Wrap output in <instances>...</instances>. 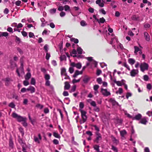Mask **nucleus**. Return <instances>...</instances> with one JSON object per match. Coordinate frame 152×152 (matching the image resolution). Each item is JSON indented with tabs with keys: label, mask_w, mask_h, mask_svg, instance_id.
<instances>
[{
	"label": "nucleus",
	"mask_w": 152,
	"mask_h": 152,
	"mask_svg": "<svg viewBox=\"0 0 152 152\" xmlns=\"http://www.w3.org/2000/svg\"><path fill=\"white\" fill-rule=\"evenodd\" d=\"M150 27V25L148 23L145 24L144 25V27L145 28H149Z\"/></svg>",
	"instance_id": "64"
},
{
	"label": "nucleus",
	"mask_w": 152,
	"mask_h": 152,
	"mask_svg": "<svg viewBox=\"0 0 152 152\" xmlns=\"http://www.w3.org/2000/svg\"><path fill=\"white\" fill-rule=\"evenodd\" d=\"M99 108L97 106L94 107V110L96 112H99Z\"/></svg>",
	"instance_id": "61"
},
{
	"label": "nucleus",
	"mask_w": 152,
	"mask_h": 152,
	"mask_svg": "<svg viewBox=\"0 0 152 152\" xmlns=\"http://www.w3.org/2000/svg\"><path fill=\"white\" fill-rule=\"evenodd\" d=\"M105 21V19L103 18H100L99 20L98 19V21L99 23H103Z\"/></svg>",
	"instance_id": "27"
},
{
	"label": "nucleus",
	"mask_w": 152,
	"mask_h": 152,
	"mask_svg": "<svg viewBox=\"0 0 152 152\" xmlns=\"http://www.w3.org/2000/svg\"><path fill=\"white\" fill-rule=\"evenodd\" d=\"M12 97L13 98H14L17 100H19V98L18 96L15 94H13Z\"/></svg>",
	"instance_id": "47"
},
{
	"label": "nucleus",
	"mask_w": 152,
	"mask_h": 152,
	"mask_svg": "<svg viewBox=\"0 0 152 152\" xmlns=\"http://www.w3.org/2000/svg\"><path fill=\"white\" fill-rule=\"evenodd\" d=\"M109 102L112 104L113 106H119L118 103L116 102L114 99H110Z\"/></svg>",
	"instance_id": "8"
},
{
	"label": "nucleus",
	"mask_w": 152,
	"mask_h": 152,
	"mask_svg": "<svg viewBox=\"0 0 152 152\" xmlns=\"http://www.w3.org/2000/svg\"><path fill=\"white\" fill-rule=\"evenodd\" d=\"M9 145L10 147L13 148V143L11 139H10L9 141Z\"/></svg>",
	"instance_id": "42"
},
{
	"label": "nucleus",
	"mask_w": 152,
	"mask_h": 152,
	"mask_svg": "<svg viewBox=\"0 0 152 152\" xmlns=\"http://www.w3.org/2000/svg\"><path fill=\"white\" fill-rule=\"evenodd\" d=\"M1 36L7 37L8 36V34L7 32H1Z\"/></svg>",
	"instance_id": "32"
},
{
	"label": "nucleus",
	"mask_w": 152,
	"mask_h": 152,
	"mask_svg": "<svg viewBox=\"0 0 152 152\" xmlns=\"http://www.w3.org/2000/svg\"><path fill=\"white\" fill-rule=\"evenodd\" d=\"M27 90L28 91H30L31 93H34L35 91V88L31 86H30L28 88H27Z\"/></svg>",
	"instance_id": "10"
},
{
	"label": "nucleus",
	"mask_w": 152,
	"mask_h": 152,
	"mask_svg": "<svg viewBox=\"0 0 152 152\" xmlns=\"http://www.w3.org/2000/svg\"><path fill=\"white\" fill-rule=\"evenodd\" d=\"M60 59L61 61H62L66 59V56L64 55H62L60 57Z\"/></svg>",
	"instance_id": "62"
},
{
	"label": "nucleus",
	"mask_w": 152,
	"mask_h": 152,
	"mask_svg": "<svg viewBox=\"0 0 152 152\" xmlns=\"http://www.w3.org/2000/svg\"><path fill=\"white\" fill-rule=\"evenodd\" d=\"M140 67L141 70L142 72H144L145 70L148 69V65L145 62H143L140 64Z\"/></svg>",
	"instance_id": "1"
},
{
	"label": "nucleus",
	"mask_w": 152,
	"mask_h": 152,
	"mask_svg": "<svg viewBox=\"0 0 152 152\" xmlns=\"http://www.w3.org/2000/svg\"><path fill=\"white\" fill-rule=\"evenodd\" d=\"M79 107L80 108V109L82 110V109L84 107V104L82 102H80V103L79 104Z\"/></svg>",
	"instance_id": "45"
},
{
	"label": "nucleus",
	"mask_w": 152,
	"mask_h": 152,
	"mask_svg": "<svg viewBox=\"0 0 152 152\" xmlns=\"http://www.w3.org/2000/svg\"><path fill=\"white\" fill-rule=\"evenodd\" d=\"M31 75L30 73L28 72L26 75L25 76V80H28L31 78Z\"/></svg>",
	"instance_id": "20"
},
{
	"label": "nucleus",
	"mask_w": 152,
	"mask_h": 152,
	"mask_svg": "<svg viewBox=\"0 0 152 152\" xmlns=\"http://www.w3.org/2000/svg\"><path fill=\"white\" fill-rule=\"evenodd\" d=\"M19 129L22 135L23 136L24 134V132L23 129L21 127H20Z\"/></svg>",
	"instance_id": "53"
},
{
	"label": "nucleus",
	"mask_w": 152,
	"mask_h": 152,
	"mask_svg": "<svg viewBox=\"0 0 152 152\" xmlns=\"http://www.w3.org/2000/svg\"><path fill=\"white\" fill-rule=\"evenodd\" d=\"M65 86L64 88L65 89L68 90L70 87V85L67 82H66L64 83Z\"/></svg>",
	"instance_id": "16"
},
{
	"label": "nucleus",
	"mask_w": 152,
	"mask_h": 152,
	"mask_svg": "<svg viewBox=\"0 0 152 152\" xmlns=\"http://www.w3.org/2000/svg\"><path fill=\"white\" fill-rule=\"evenodd\" d=\"M81 112V116L83 119L82 123H84L86 120L87 117L86 115V111L83 110H80Z\"/></svg>",
	"instance_id": "2"
},
{
	"label": "nucleus",
	"mask_w": 152,
	"mask_h": 152,
	"mask_svg": "<svg viewBox=\"0 0 152 152\" xmlns=\"http://www.w3.org/2000/svg\"><path fill=\"white\" fill-rule=\"evenodd\" d=\"M94 148L97 152H99V146L98 145H95L94 146Z\"/></svg>",
	"instance_id": "52"
},
{
	"label": "nucleus",
	"mask_w": 152,
	"mask_h": 152,
	"mask_svg": "<svg viewBox=\"0 0 152 152\" xmlns=\"http://www.w3.org/2000/svg\"><path fill=\"white\" fill-rule=\"evenodd\" d=\"M80 75L79 71L78 70H76L73 75V77H76L78 75Z\"/></svg>",
	"instance_id": "31"
},
{
	"label": "nucleus",
	"mask_w": 152,
	"mask_h": 152,
	"mask_svg": "<svg viewBox=\"0 0 152 152\" xmlns=\"http://www.w3.org/2000/svg\"><path fill=\"white\" fill-rule=\"evenodd\" d=\"M123 66L127 68V69L129 70H130V68L129 65L126 63H124L123 64Z\"/></svg>",
	"instance_id": "50"
},
{
	"label": "nucleus",
	"mask_w": 152,
	"mask_h": 152,
	"mask_svg": "<svg viewBox=\"0 0 152 152\" xmlns=\"http://www.w3.org/2000/svg\"><path fill=\"white\" fill-rule=\"evenodd\" d=\"M9 106L12 108H14L15 107V104L13 102H12L9 104Z\"/></svg>",
	"instance_id": "46"
},
{
	"label": "nucleus",
	"mask_w": 152,
	"mask_h": 152,
	"mask_svg": "<svg viewBox=\"0 0 152 152\" xmlns=\"http://www.w3.org/2000/svg\"><path fill=\"white\" fill-rule=\"evenodd\" d=\"M143 79L145 81H148V77L147 75H144L143 76Z\"/></svg>",
	"instance_id": "59"
},
{
	"label": "nucleus",
	"mask_w": 152,
	"mask_h": 152,
	"mask_svg": "<svg viewBox=\"0 0 152 152\" xmlns=\"http://www.w3.org/2000/svg\"><path fill=\"white\" fill-rule=\"evenodd\" d=\"M120 133L121 136L124 137V136L127 133L125 130H123L120 131Z\"/></svg>",
	"instance_id": "22"
},
{
	"label": "nucleus",
	"mask_w": 152,
	"mask_h": 152,
	"mask_svg": "<svg viewBox=\"0 0 152 152\" xmlns=\"http://www.w3.org/2000/svg\"><path fill=\"white\" fill-rule=\"evenodd\" d=\"M76 89V86L75 85L72 88L71 90L70 91V92L72 93L74 92Z\"/></svg>",
	"instance_id": "39"
},
{
	"label": "nucleus",
	"mask_w": 152,
	"mask_h": 152,
	"mask_svg": "<svg viewBox=\"0 0 152 152\" xmlns=\"http://www.w3.org/2000/svg\"><path fill=\"white\" fill-rule=\"evenodd\" d=\"M125 114L126 115L127 117L128 118H131L132 120V118H133V117L131 115L127 113V112L126 111H125L124 112Z\"/></svg>",
	"instance_id": "30"
},
{
	"label": "nucleus",
	"mask_w": 152,
	"mask_h": 152,
	"mask_svg": "<svg viewBox=\"0 0 152 152\" xmlns=\"http://www.w3.org/2000/svg\"><path fill=\"white\" fill-rule=\"evenodd\" d=\"M112 140L113 142L116 144H117L119 142L118 141L113 137H112Z\"/></svg>",
	"instance_id": "28"
},
{
	"label": "nucleus",
	"mask_w": 152,
	"mask_h": 152,
	"mask_svg": "<svg viewBox=\"0 0 152 152\" xmlns=\"http://www.w3.org/2000/svg\"><path fill=\"white\" fill-rule=\"evenodd\" d=\"M53 135L56 138H59L60 137V135L58 134V133L56 132H53Z\"/></svg>",
	"instance_id": "44"
},
{
	"label": "nucleus",
	"mask_w": 152,
	"mask_h": 152,
	"mask_svg": "<svg viewBox=\"0 0 152 152\" xmlns=\"http://www.w3.org/2000/svg\"><path fill=\"white\" fill-rule=\"evenodd\" d=\"M123 90L122 88H119L118 91H116V93L117 94L119 93L120 94H121L123 93Z\"/></svg>",
	"instance_id": "29"
},
{
	"label": "nucleus",
	"mask_w": 152,
	"mask_h": 152,
	"mask_svg": "<svg viewBox=\"0 0 152 152\" xmlns=\"http://www.w3.org/2000/svg\"><path fill=\"white\" fill-rule=\"evenodd\" d=\"M36 107H37L39 108L40 109H42L43 107V105H41L39 104H37L36 105Z\"/></svg>",
	"instance_id": "48"
},
{
	"label": "nucleus",
	"mask_w": 152,
	"mask_h": 152,
	"mask_svg": "<svg viewBox=\"0 0 152 152\" xmlns=\"http://www.w3.org/2000/svg\"><path fill=\"white\" fill-rule=\"evenodd\" d=\"M101 139V137L100 135L98 133V136L97 137L96 140H95V142L97 143H98L99 140Z\"/></svg>",
	"instance_id": "26"
},
{
	"label": "nucleus",
	"mask_w": 152,
	"mask_h": 152,
	"mask_svg": "<svg viewBox=\"0 0 152 152\" xmlns=\"http://www.w3.org/2000/svg\"><path fill=\"white\" fill-rule=\"evenodd\" d=\"M147 122V118L145 117L141 119L140 121V123L144 125H146Z\"/></svg>",
	"instance_id": "11"
},
{
	"label": "nucleus",
	"mask_w": 152,
	"mask_h": 152,
	"mask_svg": "<svg viewBox=\"0 0 152 152\" xmlns=\"http://www.w3.org/2000/svg\"><path fill=\"white\" fill-rule=\"evenodd\" d=\"M134 53L136 54H137V53L139 51V53L141 54L142 53V52L141 50L139 48L136 46H134Z\"/></svg>",
	"instance_id": "9"
},
{
	"label": "nucleus",
	"mask_w": 152,
	"mask_h": 152,
	"mask_svg": "<svg viewBox=\"0 0 152 152\" xmlns=\"http://www.w3.org/2000/svg\"><path fill=\"white\" fill-rule=\"evenodd\" d=\"M50 57V54L49 53H46V54L45 56L47 60H48L49 58Z\"/></svg>",
	"instance_id": "58"
},
{
	"label": "nucleus",
	"mask_w": 152,
	"mask_h": 152,
	"mask_svg": "<svg viewBox=\"0 0 152 152\" xmlns=\"http://www.w3.org/2000/svg\"><path fill=\"white\" fill-rule=\"evenodd\" d=\"M45 78L47 80H48L50 79V76L49 75L46 74L45 75Z\"/></svg>",
	"instance_id": "57"
},
{
	"label": "nucleus",
	"mask_w": 152,
	"mask_h": 152,
	"mask_svg": "<svg viewBox=\"0 0 152 152\" xmlns=\"http://www.w3.org/2000/svg\"><path fill=\"white\" fill-rule=\"evenodd\" d=\"M40 20L42 22L41 26L43 27H44L45 26L46 23H47V22H45V20L44 18H41Z\"/></svg>",
	"instance_id": "24"
},
{
	"label": "nucleus",
	"mask_w": 152,
	"mask_h": 152,
	"mask_svg": "<svg viewBox=\"0 0 152 152\" xmlns=\"http://www.w3.org/2000/svg\"><path fill=\"white\" fill-rule=\"evenodd\" d=\"M64 8L65 11H69L70 10V7L67 5L64 6Z\"/></svg>",
	"instance_id": "40"
},
{
	"label": "nucleus",
	"mask_w": 152,
	"mask_h": 152,
	"mask_svg": "<svg viewBox=\"0 0 152 152\" xmlns=\"http://www.w3.org/2000/svg\"><path fill=\"white\" fill-rule=\"evenodd\" d=\"M78 54H81L82 53L83 50L80 47H78L77 49Z\"/></svg>",
	"instance_id": "25"
},
{
	"label": "nucleus",
	"mask_w": 152,
	"mask_h": 152,
	"mask_svg": "<svg viewBox=\"0 0 152 152\" xmlns=\"http://www.w3.org/2000/svg\"><path fill=\"white\" fill-rule=\"evenodd\" d=\"M38 137L34 136V140L35 142L39 144L40 143V141L42 139V137L40 134H38Z\"/></svg>",
	"instance_id": "5"
},
{
	"label": "nucleus",
	"mask_w": 152,
	"mask_h": 152,
	"mask_svg": "<svg viewBox=\"0 0 152 152\" xmlns=\"http://www.w3.org/2000/svg\"><path fill=\"white\" fill-rule=\"evenodd\" d=\"M81 25L83 26H84L87 25V24L86 22L84 20H82L80 22Z\"/></svg>",
	"instance_id": "36"
},
{
	"label": "nucleus",
	"mask_w": 152,
	"mask_h": 152,
	"mask_svg": "<svg viewBox=\"0 0 152 152\" xmlns=\"http://www.w3.org/2000/svg\"><path fill=\"white\" fill-rule=\"evenodd\" d=\"M90 104L91 106L94 107H95L96 105L95 102L94 101H91L90 102Z\"/></svg>",
	"instance_id": "55"
},
{
	"label": "nucleus",
	"mask_w": 152,
	"mask_h": 152,
	"mask_svg": "<svg viewBox=\"0 0 152 152\" xmlns=\"http://www.w3.org/2000/svg\"><path fill=\"white\" fill-rule=\"evenodd\" d=\"M139 71L138 69H133L130 72V75L132 77L136 76L138 73Z\"/></svg>",
	"instance_id": "3"
},
{
	"label": "nucleus",
	"mask_w": 152,
	"mask_h": 152,
	"mask_svg": "<svg viewBox=\"0 0 152 152\" xmlns=\"http://www.w3.org/2000/svg\"><path fill=\"white\" fill-rule=\"evenodd\" d=\"M44 49L45 51V52L47 53L48 50V46L47 45H45L44 46Z\"/></svg>",
	"instance_id": "60"
},
{
	"label": "nucleus",
	"mask_w": 152,
	"mask_h": 152,
	"mask_svg": "<svg viewBox=\"0 0 152 152\" xmlns=\"http://www.w3.org/2000/svg\"><path fill=\"white\" fill-rule=\"evenodd\" d=\"M4 80L5 81V84L6 86L8 85L10 82L12 81V80L9 78H7L4 79Z\"/></svg>",
	"instance_id": "12"
},
{
	"label": "nucleus",
	"mask_w": 152,
	"mask_h": 152,
	"mask_svg": "<svg viewBox=\"0 0 152 152\" xmlns=\"http://www.w3.org/2000/svg\"><path fill=\"white\" fill-rule=\"evenodd\" d=\"M71 65L72 67H76L78 69H80L82 67L81 64L80 63L75 64L74 62H72L71 64Z\"/></svg>",
	"instance_id": "6"
},
{
	"label": "nucleus",
	"mask_w": 152,
	"mask_h": 152,
	"mask_svg": "<svg viewBox=\"0 0 152 152\" xmlns=\"http://www.w3.org/2000/svg\"><path fill=\"white\" fill-rule=\"evenodd\" d=\"M80 78L77 80L75 79H74L72 81V83H78V82H79L80 81Z\"/></svg>",
	"instance_id": "51"
},
{
	"label": "nucleus",
	"mask_w": 152,
	"mask_h": 152,
	"mask_svg": "<svg viewBox=\"0 0 152 152\" xmlns=\"http://www.w3.org/2000/svg\"><path fill=\"white\" fill-rule=\"evenodd\" d=\"M142 117V115L141 114L139 113L135 115L134 117H133L132 120H139Z\"/></svg>",
	"instance_id": "13"
},
{
	"label": "nucleus",
	"mask_w": 152,
	"mask_h": 152,
	"mask_svg": "<svg viewBox=\"0 0 152 152\" xmlns=\"http://www.w3.org/2000/svg\"><path fill=\"white\" fill-rule=\"evenodd\" d=\"M128 62L129 64L131 65H133L135 63V61L134 59L130 58L128 59Z\"/></svg>",
	"instance_id": "18"
},
{
	"label": "nucleus",
	"mask_w": 152,
	"mask_h": 152,
	"mask_svg": "<svg viewBox=\"0 0 152 152\" xmlns=\"http://www.w3.org/2000/svg\"><path fill=\"white\" fill-rule=\"evenodd\" d=\"M144 37L145 40L147 41H149L150 40V37L149 34L146 32L144 33Z\"/></svg>",
	"instance_id": "7"
},
{
	"label": "nucleus",
	"mask_w": 152,
	"mask_h": 152,
	"mask_svg": "<svg viewBox=\"0 0 152 152\" xmlns=\"http://www.w3.org/2000/svg\"><path fill=\"white\" fill-rule=\"evenodd\" d=\"M71 54V56L73 57H76L77 51L75 49H73Z\"/></svg>",
	"instance_id": "21"
},
{
	"label": "nucleus",
	"mask_w": 152,
	"mask_h": 152,
	"mask_svg": "<svg viewBox=\"0 0 152 152\" xmlns=\"http://www.w3.org/2000/svg\"><path fill=\"white\" fill-rule=\"evenodd\" d=\"M114 82L116 84L117 86H121L122 85H124V83L122 80L121 81H117L116 80H115Z\"/></svg>",
	"instance_id": "15"
},
{
	"label": "nucleus",
	"mask_w": 152,
	"mask_h": 152,
	"mask_svg": "<svg viewBox=\"0 0 152 152\" xmlns=\"http://www.w3.org/2000/svg\"><path fill=\"white\" fill-rule=\"evenodd\" d=\"M111 149H112L115 152H118V150L117 148L113 145H112Z\"/></svg>",
	"instance_id": "35"
},
{
	"label": "nucleus",
	"mask_w": 152,
	"mask_h": 152,
	"mask_svg": "<svg viewBox=\"0 0 152 152\" xmlns=\"http://www.w3.org/2000/svg\"><path fill=\"white\" fill-rule=\"evenodd\" d=\"M116 123H117V124H121L122 121V119H119L118 118H117L116 119Z\"/></svg>",
	"instance_id": "41"
},
{
	"label": "nucleus",
	"mask_w": 152,
	"mask_h": 152,
	"mask_svg": "<svg viewBox=\"0 0 152 152\" xmlns=\"http://www.w3.org/2000/svg\"><path fill=\"white\" fill-rule=\"evenodd\" d=\"M132 94L129 92L127 93L126 94V97L127 99H128L129 97H130L132 96Z\"/></svg>",
	"instance_id": "63"
},
{
	"label": "nucleus",
	"mask_w": 152,
	"mask_h": 152,
	"mask_svg": "<svg viewBox=\"0 0 152 152\" xmlns=\"http://www.w3.org/2000/svg\"><path fill=\"white\" fill-rule=\"evenodd\" d=\"M56 11V9H51L50 10V13L51 14H53L55 13Z\"/></svg>",
	"instance_id": "56"
},
{
	"label": "nucleus",
	"mask_w": 152,
	"mask_h": 152,
	"mask_svg": "<svg viewBox=\"0 0 152 152\" xmlns=\"http://www.w3.org/2000/svg\"><path fill=\"white\" fill-rule=\"evenodd\" d=\"M23 85L25 86H27L29 84V83L28 81V80H24L23 82Z\"/></svg>",
	"instance_id": "37"
},
{
	"label": "nucleus",
	"mask_w": 152,
	"mask_h": 152,
	"mask_svg": "<svg viewBox=\"0 0 152 152\" xmlns=\"http://www.w3.org/2000/svg\"><path fill=\"white\" fill-rule=\"evenodd\" d=\"M90 79V77L87 76H85L83 79V82L85 83H86L88 82Z\"/></svg>",
	"instance_id": "19"
},
{
	"label": "nucleus",
	"mask_w": 152,
	"mask_h": 152,
	"mask_svg": "<svg viewBox=\"0 0 152 152\" xmlns=\"http://www.w3.org/2000/svg\"><path fill=\"white\" fill-rule=\"evenodd\" d=\"M101 91L102 94L105 96H108L110 95V93L107 89L101 88Z\"/></svg>",
	"instance_id": "4"
},
{
	"label": "nucleus",
	"mask_w": 152,
	"mask_h": 152,
	"mask_svg": "<svg viewBox=\"0 0 152 152\" xmlns=\"http://www.w3.org/2000/svg\"><path fill=\"white\" fill-rule=\"evenodd\" d=\"M132 19L133 20H137L138 19L139 17L136 15H134L132 17Z\"/></svg>",
	"instance_id": "38"
},
{
	"label": "nucleus",
	"mask_w": 152,
	"mask_h": 152,
	"mask_svg": "<svg viewBox=\"0 0 152 152\" xmlns=\"http://www.w3.org/2000/svg\"><path fill=\"white\" fill-rule=\"evenodd\" d=\"M12 116L13 118H15L16 120H17L20 115L15 113H13L12 115Z\"/></svg>",
	"instance_id": "23"
},
{
	"label": "nucleus",
	"mask_w": 152,
	"mask_h": 152,
	"mask_svg": "<svg viewBox=\"0 0 152 152\" xmlns=\"http://www.w3.org/2000/svg\"><path fill=\"white\" fill-rule=\"evenodd\" d=\"M26 118L23 117L20 115L17 120L19 122H21L26 121Z\"/></svg>",
	"instance_id": "14"
},
{
	"label": "nucleus",
	"mask_w": 152,
	"mask_h": 152,
	"mask_svg": "<svg viewBox=\"0 0 152 152\" xmlns=\"http://www.w3.org/2000/svg\"><path fill=\"white\" fill-rule=\"evenodd\" d=\"M97 81L99 84H101L103 82L101 78L99 77L97 79Z\"/></svg>",
	"instance_id": "33"
},
{
	"label": "nucleus",
	"mask_w": 152,
	"mask_h": 152,
	"mask_svg": "<svg viewBox=\"0 0 152 152\" xmlns=\"http://www.w3.org/2000/svg\"><path fill=\"white\" fill-rule=\"evenodd\" d=\"M147 88L149 90H151L152 88L151 85L150 83L148 84L147 85Z\"/></svg>",
	"instance_id": "54"
},
{
	"label": "nucleus",
	"mask_w": 152,
	"mask_h": 152,
	"mask_svg": "<svg viewBox=\"0 0 152 152\" xmlns=\"http://www.w3.org/2000/svg\"><path fill=\"white\" fill-rule=\"evenodd\" d=\"M71 40L75 43H77L78 42V40L77 39L72 38L71 39Z\"/></svg>",
	"instance_id": "43"
},
{
	"label": "nucleus",
	"mask_w": 152,
	"mask_h": 152,
	"mask_svg": "<svg viewBox=\"0 0 152 152\" xmlns=\"http://www.w3.org/2000/svg\"><path fill=\"white\" fill-rule=\"evenodd\" d=\"M73 67H72H72H71L69 68V71L70 73H72L74 72V69Z\"/></svg>",
	"instance_id": "49"
},
{
	"label": "nucleus",
	"mask_w": 152,
	"mask_h": 152,
	"mask_svg": "<svg viewBox=\"0 0 152 152\" xmlns=\"http://www.w3.org/2000/svg\"><path fill=\"white\" fill-rule=\"evenodd\" d=\"M101 0H97L96 1V3L100 7H103L104 6V4L103 3H101Z\"/></svg>",
	"instance_id": "17"
},
{
	"label": "nucleus",
	"mask_w": 152,
	"mask_h": 152,
	"mask_svg": "<svg viewBox=\"0 0 152 152\" xmlns=\"http://www.w3.org/2000/svg\"><path fill=\"white\" fill-rule=\"evenodd\" d=\"M35 80L34 78H32L31 81V84L33 85H35Z\"/></svg>",
	"instance_id": "34"
}]
</instances>
